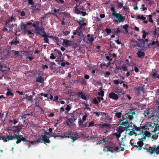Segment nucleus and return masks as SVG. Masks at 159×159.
Masks as SVG:
<instances>
[{
    "instance_id": "f257e3e1",
    "label": "nucleus",
    "mask_w": 159,
    "mask_h": 159,
    "mask_svg": "<svg viewBox=\"0 0 159 159\" xmlns=\"http://www.w3.org/2000/svg\"><path fill=\"white\" fill-rule=\"evenodd\" d=\"M135 114V111L125 113L124 115L122 116V118L120 120L119 125L124 126H126L129 123L132 122L134 119L133 115Z\"/></svg>"
},
{
    "instance_id": "f03ea898",
    "label": "nucleus",
    "mask_w": 159,
    "mask_h": 159,
    "mask_svg": "<svg viewBox=\"0 0 159 159\" xmlns=\"http://www.w3.org/2000/svg\"><path fill=\"white\" fill-rule=\"evenodd\" d=\"M111 10L112 12L111 16L115 17L118 20L115 19L114 22L115 23L119 24L120 22H123L125 20V17L120 13H117L116 11L114 8L111 7Z\"/></svg>"
},
{
    "instance_id": "7ed1b4c3",
    "label": "nucleus",
    "mask_w": 159,
    "mask_h": 159,
    "mask_svg": "<svg viewBox=\"0 0 159 159\" xmlns=\"http://www.w3.org/2000/svg\"><path fill=\"white\" fill-rule=\"evenodd\" d=\"M143 149L146 151V152H149L151 155L153 153L157 155L159 154V145H157V147L151 146L143 148Z\"/></svg>"
},
{
    "instance_id": "20e7f679",
    "label": "nucleus",
    "mask_w": 159,
    "mask_h": 159,
    "mask_svg": "<svg viewBox=\"0 0 159 159\" xmlns=\"http://www.w3.org/2000/svg\"><path fill=\"white\" fill-rule=\"evenodd\" d=\"M16 139V143L17 144L20 143L21 141L25 142V143L29 142L32 144H34L36 143V141H30L27 140L25 138L23 137V135L21 134H17Z\"/></svg>"
},
{
    "instance_id": "39448f33",
    "label": "nucleus",
    "mask_w": 159,
    "mask_h": 159,
    "mask_svg": "<svg viewBox=\"0 0 159 159\" xmlns=\"http://www.w3.org/2000/svg\"><path fill=\"white\" fill-rule=\"evenodd\" d=\"M40 22L39 21H36L35 23L32 24V26L35 28L34 30L37 34H39L40 32L43 30L45 29L43 27L42 22L41 23L40 27L39 26V24Z\"/></svg>"
},
{
    "instance_id": "423d86ee",
    "label": "nucleus",
    "mask_w": 159,
    "mask_h": 159,
    "mask_svg": "<svg viewBox=\"0 0 159 159\" xmlns=\"http://www.w3.org/2000/svg\"><path fill=\"white\" fill-rule=\"evenodd\" d=\"M128 126H127V131L128 130L130 131V132L128 133L129 136H132L134 134L136 135V133L134 132L135 130H134V128L135 126V125L132 122L129 123L128 124Z\"/></svg>"
},
{
    "instance_id": "0eeeda50",
    "label": "nucleus",
    "mask_w": 159,
    "mask_h": 159,
    "mask_svg": "<svg viewBox=\"0 0 159 159\" xmlns=\"http://www.w3.org/2000/svg\"><path fill=\"white\" fill-rule=\"evenodd\" d=\"M70 138L72 140V142H74L75 140L78 139L79 138L77 137L75 134H72L71 135V133L68 132H66L63 134H62V139L64 138Z\"/></svg>"
},
{
    "instance_id": "6e6552de",
    "label": "nucleus",
    "mask_w": 159,
    "mask_h": 159,
    "mask_svg": "<svg viewBox=\"0 0 159 159\" xmlns=\"http://www.w3.org/2000/svg\"><path fill=\"white\" fill-rule=\"evenodd\" d=\"M17 134H13L7 135L6 137L4 136H0V140L1 139L3 140L4 142H8L9 140H15L16 139V136Z\"/></svg>"
},
{
    "instance_id": "1a4fd4ad",
    "label": "nucleus",
    "mask_w": 159,
    "mask_h": 159,
    "mask_svg": "<svg viewBox=\"0 0 159 159\" xmlns=\"http://www.w3.org/2000/svg\"><path fill=\"white\" fill-rule=\"evenodd\" d=\"M8 27V30L9 32H13V28L14 29V31L15 33V34L16 35L17 32H18V28L17 25L16 24H12L11 25H9V26H7Z\"/></svg>"
},
{
    "instance_id": "9d476101",
    "label": "nucleus",
    "mask_w": 159,
    "mask_h": 159,
    "mask_svg": "<svg viewBox=\"0 0 159 159\" xmlns=\"http://www.w3.org/2000/svg\"><path fill=\"white\" fill-rule=\"evenodd\" d=\"M38 34L43 37L44 40L46 43L48 44L49 43V39L48 38V35L46 34V32L44 30V29L41 32H40Z\"/></svg>"
},
{
    "instance_id": "9b49d317",
    "label": "nucleus",
    "mask_w": 159,
    "mask_h": 159,
    "mask_svg": "<svg viewBox=\"0 0 159 159\" xmlns=\"http://www.w3.org/2000/svg\"><path fill=\"white\" fill-rule=\"evenodd\" d=\"M139 141L137 142V145L136 144V143H135V145L134 146V147H136L138 148V150H141L142 148H143V147H142L143 146V140H139Z\"/></svg>"
},
{
    "instance_id": "f8f14e48",
    "label": "nucleus",
    "mask_w": 159,
    "mask_h": 159,
    "mask_svg": "<svg viewBox=\"0 0 159 159\" xmlns=\"http://www.w3.org/2000/svg\"><path fill=\"white\" fill-rule=\"evenodd\" d=\"M152 125V128H151L149 130L151 132H156L157 130V126H158L159 127V125L158 123H155L154 122L153 123Z\"/></svg>"
},
{
    "instance_id": "ddd939ff",
    "label": "nucleus",
    "mask_w": 159,
    "mask_h": 159,
    "mask_svg": "<svg viewBox=\"0 0 159 159\" xmlns=\"http://www.w3.org/2000/svg\"><path fill=\"white\" fill-rule=\"evenodd\" d=\"M41 137L42 138L43 143H50L51 142L48 139V136H47V134H44L43 135H41Z\"/></svg>"
},
{
    "instance_id": "4468645a",
    "label": "nucleus",
    "mask_w": 159,
    "mask_h": 159,
    "mask_svg": "<svg viewBox=\"0 0 159 159\" xmlns=\"http://www.w3.org/2000/svg\"><path fill=\"white\" fill-rule=\"evenodd\" d=\"M108 96L110 98L115 100H117L119 98L118 95L114 92H111L109 94Z\"/></svg>"
},
{
    "instance_id": "2eb2a0df",
    "label": "nucleus",
    "mask_w": 159,
    "mask_h": 159,
    "mask_svg": "<svg viewBox=\"0 0 159 159\" xmlns=\"http://www.w3.org/2000/svg\"><path fill=\"white\" fill-rule=\"evenodd\" d=\"M147 129V126L146 125H143L141 126L137 127L135 125V126L134 128V130H136V131H141L142 129Z\"/></svg>"
},
{
    "instance_id": "dca6fc26",
    "label": "nucleus",
    "mask_w": 159,
    "mask_h": 159,
    "mask_svg": "<svg viewBox=\"0 0 159 159\" xmlns=\"http://www.w3.org/2000/svg\"><path fill=\"white\" fill-rule=\"evenodd\" d=\"M137 57L140 58H143L145 56V53L143 52H142L140 50H139L136 53Z\"/></svg>"
},
{
    "instance_id": "f3484780",
    "label": "nucleus",
    "mask_w": 159,
    "mask_h": 159,
    "mask_svg": "<svg viewBox=\"0 0 159 159\" xmlns=\"http://www.w3.org/2000/svg\"><path fill=\"white\" fill-rule=\"evenodd\" d=\"M116 69L119 70L122 69V70L124 71H128L127 66L125 65H123L121 66H117L116 67Z\"/></svg>"
},
{
    "instance_id": "a211bd4d",
    "label": "nucleus",
    "mask_w": 159,
    "mask_h": 159,
    "mask_svg": "<svg viewBox=\"0 0 159 159\" xmlns=\"http://www.w3.org/2000/svg\"><path fill=\"white\" fill-rule=\"evenodd\" d=\"M19 42L17 40V38L16 37L15 38V39L14 40H13L9 44V45H10V49L11 50V46L13 44L16 45L17 44L19 43Z\"/></svg>"
},
{
    "instance_id": "6ab92c4d",
    "label": "nucleus",
    "mask_w": 159,
    "mask_h": 159,
    "mask_svg": "<svg viewBox=\"0 0 159 159\" xmlns=\"http://www.w3.org/2000/svg\"><path fill=\"white\" fill-rule=\"evenodd\" d=\"M127 125L126 126H125L126 127H123L121 126H119L118 127L117 132H119L121 133L122 132H124L125 130L127 131Z\"/></svg>"
},
{
    "instance_id": "aec40b11",
    "label": "nucleus",
    "mask_w": 159,
    "mask_h": 159,
    "mask_svg": "<svg viewBox=\"0 0 159 159\" xmlns=\"http://www.w3.org/2000/svg\"><path fill=\"white\" fill-rule=\"evenodd\" d=\"M87 37L88 38V40L90 43H92V42L94 41V37H93V35H90V34H88L87 35Z\"/></svg>"
},
{
    "instance_id": "412c9836",
    "label": "nucleus",
    "mask_w": 159,
    "mask_h": 159,
    "mask_svg": "<svg viewBox=\"0 0 159 159\" xmlns=\"http://www.w3.org/2000/svg\"><path fill=\"white\" fill-rule=\"evenodd\" d=\"M70 42L68 40L64 39L63 40V45L65 47H68L70 46Z\"/></svg>"
},
{
    "instance_id": "4be33fe9",
    "label": "nucleus",
    "mask_w": 159,
    "mask_h": 159,
    "mask_svg": "<svg viewBox=\"0 0 159 159\" xmlns=\"http://www.w3.org/2000/svg\"><path fill=\"white\" fill-rule=\"evenodd\" d=\"M21 129L22 126L21 125L17 126L15 130L14 129V131L12 133L15 134L16 133H19Z\"/></svg>"
},
{
    "instance_id": "5701e85b",
    "label": "nucleus",
    "mask_w": 159,
    "mask_h": 159,
    "mask_svg": "<svg viewBox=\"0 0 159 159\" xmlns=\"http://www.w3.org/2000/svg\"><path fill=\"white\" fill-rule=\"evenodd\" d=\"M44 81L43 78L41 76H39L36 78V81L39 83H42Z\"/></svg>"
},
{
    "instance_id": "b1692460",
    "label": "nucleus",
    "mask_w": 159,
    "mask_h": 159,
    "mask_svg": "<svg viewBox=\"0 0 159 159\" xmlns=\"http://www.w3.org/2000/svg\"><path fill=\"white\" fill-rule=\"evenodd\" d=\"M0 70L3 73L6 74L7 73V70H6L4 67V66L0 63Z\"/></svg>"
},
{
    "instance_id": "393cba45",
    "label": "nucleus",
    "mask_w": 159,
    "mask_h": 159,
    "mask_svg": "<svg viewBox=\"0 0 159 159\" xmlns=\"http://www.w3.org/2000/svg\"><path fill=\"white\" fill-rule=\"evenodd\" d=\"M11 22H12L8 18L6 20L5 23L4 24V25L6 27L9 26V25H10V23Z\"/></svg>"
},
{
    "instance_id": "a878e982",
    "label": "nucleus",
    "mask_w": 159,
    "mask_h": 159,
    "mask_svg": "<svg viewBox=\"0 0 159 159\" xmlns=\"http://www.w3.org/2000/svg\"><path fill=\"white\" fill-rule=\"evenodd\" d=\"M79 96H81L80 98L86 100L87 99L86 96L84 95L83 93L82 92H80L78 93Z\"/></svg>"
},
{
    "instance_id": "bb28decb",
    "label": "nucleus",
    "mask_w": 159,
    "mask_h": 159,
    "mask_svg": "<svg viewBox=\"0 0 159 159\" xmlns=\"http://www.w3.org/2000/svg\"><path fill=\"white\" fill-rule=\"evenodd\" d=\"M78 6L77 5H76V7H74V12L75 13L77 14H80V11L79 9L78 8Z\"/></svg>"
},
{
    "instance_id": "cd10ccee",
    "label": "nucleus",
    "mask_w": 159,
    "mask_h": 159,
    "mask_svg": "<svg viewBox=\"0 0 159 159\" xmlns=\"http://www.w3.org/2000/svg\"><path fill=\"white\" fill-rule=\"evenodd\" d=\"M53 40L56 42L57 45H59V40L58 38L56 36H54L53 39Z\"/></svg>"
},
{
    "instance_id": "c85d7f7f",
    "label": "nucleus",
    "mask_w": 159,
    "mask_h": 159,
    "mask_svg": "<svg viewBox=\"0 0 159 159\" xmlns=\"http://www.w3.org/2000/svg\"><path fill=\"white\" fill-rule=\"evenodd\" d=\"M144 134L148 137H151L152 134L149 132L146 131L144 133Z\"/></svg>"
},
{
    "instance_id": "c756f323",
    "label": "nucleus",
    "mask_w": 159,
    "mask_h": 159,
    "mask_svg": "<svg viewBox=\"0 0 159 159\" xmlns=\"http://www.w3.org/2000/svg\"><path fill=\"white\" fill-rule=\"evenodd\" d=\"M48 14H51L53 15V16L57 17H58V16H57V14H55V13H47L46 14H45V15L44 16H43V17H42V19H43V20H44V19L46 18V16H48Z\"/></svg>"
},
{
    "instance_id": "7c9ffc66",
    "label": "nucleus",
    "mask_w": 159,
    "mask_h": 159,
    "mask_svg": "<svg viewBox=\"0 0 159 159\" xmlns=\"http://www.w3.org/2000/svg\"><path fill=\"white\" fill-rule=\"evenodd\" d=\"M153 123H151L150 122H149L147 123L146 124V126H147V129L149 130L150 129H151V128H152V124Z\"/></svg>"
},
{
    "instance_id": "2f4dec72",
    "label": "nucleus",
    "mask_w": 159,
    "mask_h": 159,
    "mask_svg": "<svg viewBox=\"0 0 159 159\" xmlns=\"http://www.w3.org/2000/svg\"><path fill=\"white\" fill-rule=\"evenodd\" d=\"M115 92L117 93L119 96H121L122 95H123L124 94V93L122 92V91L121 90H120L119 89L116 90Z\"/></svg>"
},
{
    "instance_id": "473e14b6",
    "label": "nucleus",
    "mask_w": 159,
    "mask_h": 159,
    "mask_svg": "<svg viewBox=\"0 0 159 159\" xmlns=\"http://www.w3.org/2000/svg\"><path fill=\"white\" fill-rule=\"evenodd\" d=\"M70 46H72L73 48H75L77 47V44L73 41H70Z\"/></svg>"
},
{
    "instance_id": "72a5a7b5",
    "label": "nucleus",
    "mask_w": 159,
    "mask_h": 159,
    "mask_svg": "<svg viewBox=\"0 0 159 159\" xmlns=\"http://www.w3.org/2000/svg\"><path fill=\"white\" fill-rule=\"evenodd\" d=\"M57 137H61L62 139V134L60 133L56 134L54 136V139H55Z\"/></svg>"
},
{
    "instance_id": "f704fd0d",
    "label": "nucleus",
    "mask_w": 159,
    "mask_h": 159,
    "mask_svg": "<svg viewBox=\"0 0 159 159\" xmlns=\"http://www.w3.org/2000/svg\"><path fill=\"white\" fill-rule=\"evenodd\" d=\"M137 19H141L142 20H145L146 19V18L143 15H142L141 16L138 15L137 16Z\"/></svg>"
},
{
    "instance_id": "c9c22d12",
    "label": "nucleus",
    "mask_w": 159,
    "mask_h": 159,
    "mask_svg": "<svg viewBox=\"0 0 159 159\" xmlns=\"http://www.w3.org/2000/svg\"><path fill=\"white\" fill-rule=\"evenodd\" d=\"M152 78L153 79H155L157 78V77H159V75H157V74L155 72H153L152 74L151 75Z\"/></svg>"
},
{
    "instance_id": "e433bc0d",
    "label": "nucleus",
    "mask_w": 159,
    "mask_h": 159,
    "mask_svg": "<svg viewBox=\"0 0 159 159\" xmlns=\"http://www.w3.org/2000/svg\"><path fill=\"white\" fill-rule=\"evenodd\" d=\"M56 61H64V58L62 57H60V56L58 57L57 60H56Z\"/></svg>"
},
{
    "instance_id": "4c0bfd02",
    "label": "nucleus",
    "mask_w": 159,
    "mask_h": 159,
    "mask_svg": "<svg viewBox=\"0 0 159 159\" xmlns=\"http://www.w3.org/2000/svg\"><path fill=\"white\" fill-rule=\"evenodd\" d=\"M120 32H121V31L120 30V28H117V29L115 31V34L116 36H117L118 37L119 36H118V33H120Z\"/></svg>"
},
{
    "instance_id": "58836bf2",
    "label": "nucleus",
    "mask_w": 159,
    "mask_h": 159,
    "mask_svg": "<svg viewBox=\"0 0 159 159\" xmlns=\"http://www.w3.org/2000/svg\"><path fill=\"white\" fill-rule=\"evenodd\" d=\"M57 52L59 56H60V57H62V54L60 51L55 49L54 50V52Z\"/></svg>"
},
{
    "instance_id": "ea45409f",
    "label": "nucleus",
    "mask_w": 159,
    "mask_h": 159,
    "mask_svg": "<svg viewBox=\"0 0 159 159\" xmlns=\"http://www.w3.org/2000/svg\"><path fill=\"white\" fill-rule=\"evenodd\" d=\"M122 113L121 112H116L115 114V116L118 118H120Z\"/></svg>"
},
{
    "instance_id": "a19ab883",
    "label": "nucleus",
    "mask_w": 159,
    "mask_h": 159,
    "mask_svg": "<svg viewBox=\"0 0 159 159\" xmlns=\"http://www.w3.org/2000/svg\"><path fill=\"white\" fill-rule=\"evenodd\" d=\"M77 34L78 36H80L81 35V30H79V28H78L77 30H76Z\"/></svg>"
},
{
    "instance_id": "79ce46f5",
    "label": "nucleus",
    "mask_w": 159,
    "mask_h": 159,
    "mask_svg": "<svg viewBox=\"0 0 159 159\" xmlns=\"http://www.w3.org/2000/svg\"><path fill=\"white\" fill-rule=\"evenodd\" d=\"M36 143H43V139L42 138H39L36 141Z\"/></svg>"
},
{
    "instance_id": "37998d69",
    "label": "nucleus",
    "mask_w": 159,
    "mask_h": 159,
    "mask_svg": "<svg viewBox=\"0 0 159 159\" xmlns=\"http://www.w3.org/2000/svg\"><path fill=\"white\" fill-rule=\"evenodd\" d=\"M158 137V135L157 134H154L153 135L151 136V138L154 140H155L157 139Z\"/></svg>"
},
{
    "instance_id": "c03bdc74",
    "label": "nucleus",
    "mask_w": 159,
    "mask_h": 159,
    "mask_svg": "<svg viewBox=\"0 0 159 159\" xmlns=\"http://www.w3.org/2000/svg\"><path fill=\"white\" fill-rule=\"evenodd\" d=\"M80 83L84 85L87 84V81L84 78L81 79Z\"/></svg>"
},
{
    "instance_id": "a18cd8bd",
    "label": "nucleus",
    "mask_w": 159,
    "mask_h": 159,
    "mask_svg": "<svg viewBox=\"0 0 159 159\" xmlns=\"http://www.w3.org/2000/svg\"><path fill=\"white\" fill-rule=\"evenodd\" d=\"M8 90H9V89H8ZM6 95L7 96H9L10 95L12 96L13 95V94L12 92L8 90L6 93Z\"/></svg>"
},
{
    "instance_id": "49530a36",
    "label": "nucleus",
    "mask_w": 159,
    "mask_h": 159,
    "mask_svg": "<svg viewBox=\"0 0 159 159\" xmlns=\"http://www.w3.org/2000/svg\"><path fill=\"white\" fill-rule=\"evenodd\" d=\"M138 40L139 41L142 42L144 44L145 41L146 42H148V39H145L144 40L141 39H138Z\"/></svg>"
},
{
    "instance_id": "de8ad7c7",
    "label": "nucleus",
    "mask_w": 159,
    "mask_h": 159,
    "mask_svg": "<svg viewBox=\"0 0 159 159\" xmlns=\"http://www.w3.org/2000/svg\"><path fill=\"white\" fill-rule=\"evenodd\" d=\"M152 15H148L149 17V21L151 22V23H153V21L152 19Z\"/></svg>"
},
{
    "instance_id": "09e8293b",
    "label": "nucleus",
    "mask_w": 159,
    "mask_h": 159,
    "mask_svg": "<svg viewBox=\"0 0 159 159\" xmlns=\"http://www.w3.org/2000/svg\"><path fill=\"white\" fill-rule=\"evenodd\" d=\"M58 98H59L58 96H54L53 100L55 102H59V101H58Z\"/></svg>"
},
{
    "instance_id": "8fccbe9b",
    "label": "nucleus",
    "mask_w": 159,
    "mask_h": 159,
    "mask_svg": "<svg viewBox=\"0 0 159 159\" xmlns=\"http://www.w3.org/2000/svg\"><path fill=\"white\" fill-rule=\"evenodd\" d=\"M124 62L126 63L123 64V65H127L128 66L130 65L128 59H126Z\"/></svg>"
},
{
    "instance_id": "3c124183",
    "label": "nucleus",
    "mask_w": 159,
    "mask_h": 159,
    "mask_svg": "<svg viewBox=\"0 0 159 159\" xmlns=\"http://www.w3.org/2000/svg\"><path fill=\"white\" fill-rule=\"evenodd\" d=\"M105 31L107 34H109L111 32V29L109 28H106Z\"/></svg>"
},
{
    "instance_id": "603ef678",
    "label": "nucleus",
    "mask_w": 159,
    "mask_h": 159,
    "mask_svg": "<svg viewBox=\"0 0 159 159\" xmlns=\"http://www.w3.org/2000/svg\"><path fill=\"white\" fill-rule=\"evenodd\" d=\"M98 94L101 97H103L104 95V91L102 90H101L100 92H98Z\"/></svg>"
},
{
    "instance_id": "864d4df0",
    "label": "nucleus",
    "mask_w": 159,
    "mask_h": 159,
    "mask_svg": "<svg viewBox=\"0 0 159 159\" xmlns=\"http://www.w3.org/2000/svg\"><path fill=\"white\" fill-rule=\"evenodd\" d=\"M88 115L86 113H85V115H84L82 117V121H85L86 119V118L88 116Z\"/></svg>"
},
{
    "instance_id": "5fc2aeb1",
    "label": "nucleus",
    "mask_w": 159,
    "mask_h": 159,
    "mask_svg": "<svg viewBox=\"0 0 159 159\" xmlns=\"http://www.w3.org/2000/svg\"><path fill=\"white\" fill-rule=\"evenodd\" d=\"M33 96L32 95L28 96L26 98V99L29 101H32Z\"/></svg>"
},
{
    "instance_id": "6e6d98bb",
    "label": "nucleus",
    "mask_w": 159,
    "mask_h": 159,
    "mask_svg": "<svg viewBox=\"0 0 159 159\" xmlns=\"http://www.w3.org/2000/svg\"><path fill=\"white\" fill-rule=\"evenodd\" d=\"M121 133L119 132H117V133H115L114 135L116 136L117 138H119L120 136V134Z\"/></svg>"
},
{
    "instance_id": "4d7b16f0",
    "label": "nucleus",
    "mask_w": 159,
    "mask_h": 159,
    "mask_svg": "<svg viewBox=\"0 0 159 159\" xmlns=\"http://www.w3.org/2000/svg\"><path fill=\"white\" fill-rule=\"evenodd\" d=\"M95 125L94 122L92 121L90 122L89 124V127H90L93 126Z\"/></svg>"
},
{
    "instance_id": "13d9d810",
    "label": "nucleus",
    "mask_w": 159,
    "mask_h": 159,
    "mask_svg": "<svg viewBox=\"0 0 159 159\" xmlns=\"http://www.w3.org/2000/svg\"><path fill=\"white\" fill-rule=\"evenodd\" d=\"M27 25L26 24H23L20 26L21 28L22 29L25 30L26 28Z\"/></svg>"
},
{
    "instance_id": "bf43d9fd",
    "label": "nucleus",
    "mask_w": 159,
    "mask_h": 159,
    "mask_svg": "<svg viewBox=\"0 0 159 159\" xmlns=\"http://www.w3.org/2000/svg\"><path fill=\"white\" fill-rule=\"evenodd\" d=\"M143 34L142 36V37L143 38L145 39L146 37V34H148V32H146L144 31H143Z\"/></svg>"
},
{
    "instance_id": "052dcab7",
    "label": "nucleus",
    "mask_w": 159,
    "mask_h": 159,
    "mask_svg": "<svg viewBox=\"0 0 159 159\" xmlns=\"http://www.w3.org/2000/svg\"><path fill=\"white\" fill-rule=\"evenodd\" d=\"M123 3H121L120 2H117V5L118 7L119 8H122L123 6Z\"/></svg>"
},
{
    "instance_id": "680f3d73",
    "label": "nucleus",
    "mask_w": 159,
    "mask_h": 159,
    "mask_svg": "<svg viewBox=\"0 0 159 159\" xmlns=\"http://www.w3.org/2000/svg\"><path fill=\"white\" fill-rule=\"evenodd\" d=\"M18 121L17 120L15 119H14L13 120H10V122L13 123L14 125H16L17 123L18 122Z\"/></svg>"
},
{
    "instance_id": "e2e57ef3",
    "label": "nucleus",
    "mask_w": 159,
    "mask_h": 159,
    "mask_svg": "<svg viewBox=\"0 0 159 159\" xmlns=\"http://www.w3.org/2000/svg\"><path fill=\"white\" fill-rule=\"evenodd\" d=\"M82 126L83 128L89 127V124L87 122H85L84 123H83Z\"/></svg>"
},
{
    "instance_id": "0e129e2a",
    "label": "nucleus",
    "mask_w": 159,
    "mask_h": 159,
    "mask_svg": "<svg viewBox=\"0 0 159 159\" xmlns=\"http://www.w3.org/2000/svg\"><path fill=\"white\" fill-rule=\"evenodd\" d=\"M149 109H148L147 111H144V113H143V114L144 115V116H148L149 113Z\"/></svg>"
},
{
    "instance_id": "69168bd1",
    "label": "nucleus",
    "mask_w": 159,
    "mask_h": 159,
    "mask_svg": "<svg viewBox=\"0 0 159 159\" xmlns=\"http://www.w3.org/2000/svg\"><path fill=\"white\" fill-rule=\"evenodd\" d=\"M93 104H98L99 103V102H98V100L96 98H95L94 99H93Z\"/></svg>"
},
{
    "instance_id": "338daca9",
    "label": "nucleus",
    "mask_w": 159,
    "mask_h": 159,
    "mask_svg": "<svg viewBox=\"0 0 159 159\" xmlns=\"http://www.w3.org/2000/svg\"><path fill=\"white\" fill-rule=\"evenodd\" d=\"M68 121L67 122L66 124L67 125H70V124H72V119H69L68 120Z\"/></svg>"
},
{
    "instance_id": "774afa93",
    "label": "nucleus",
    "mask_w": 159,
    "mask_h": 159,
    "mask_svg": "<svg viewBox=\"0 0 159 159\" xmlns=\"http://www.w3.org/2000/svg\"><path fill=\"white\" fill-rule=\"evenodd\" d=\"M28 3L29 4L31 5H33L34 4V2L33 1V0H28Z\"/></svg>"
}]
</instances>
